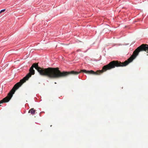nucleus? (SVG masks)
I'll use <instances>...</instances> for the list:
<instances>
[{
	"mask_svg": "<svg viewBox=\"0 0 148 148\" xmlns=\"http://www.w3.org/2000/svg\"><path fill=\"white\" fill-rule=\"evenodd\" d=\"M23 84V79L20 80V81L16 84L13 87L12 89L8 94V96L0 101V104L4 102H8L12 97L15 90L18 89ZM1 105H0V106Z\"/></svg>",
	"mask_w": 148,
	"mask_h": 148,
	"instance_id": "f257e3e1",
	"label": "nucleus"
},
{
	"mask_svg": "<svg viewBox=\"0 0 148 148\" xmlns=\"http://www.w3.org/2000/svg\"><path fill=\"white\" fill-rule=\"evenodd\" d=\"M148 50V45L146 44H143L138 47L134 51L133 54L130 57V63L135 59L138 55L140 51H146Z\"/></svg>",
	"mask_w": 148,
	"mask_h": 148,
	"instance_id": "f03ea898",
	"label": "nucleus"
},
{
	"mask_svg": "<svg viewBox=\"0 0 148 148\" xmlns=\"http://www.w3.org/2000/svg\"><path fill=\"white\" fill-rule=\"evenodd\" d=\"M35 110H34L33 108L31 109L29 111V112L31 114L33 115L35 114Z\"/></svg>",
	"mask_w": 148,
	"mask_h": 148,
	"instance_id": "7ed1b4c3",
	"label": "nucleus"
},
{
	"mask_svg": "<svg viewBox=\"0 0 148 148\" xmlns=\"http://www.w3.org/2000/svg\"><path fill=\"white\" fill-rule=\"evenodd\" d=\"M5 10V9H3L2 10H1L0 12V13H1V12H4Z\"/></svg>",
	"mask_w": 148,
	"mask_h": 148,
	"instance_id": "20e7f679",
	"label": "nucleus"
},
{
	"mask_svg": "<svg viewBox=\"0 0 148 148\" xmlns=\"http://www.w3.org/2000/svg\"><path fill=\"white\" fill-rule=\"evenodd\" d=\"M135 42V41H134V42H132V43H131V44H133Z\"/></svg>",
	"mask_w": 148,
	"mask_h": 148,
	"instance_id": "39448f33",
	"label": "nucleus"
},
{
	"mask_svg": "<svg viewBox=\"0 0 148 148\" xmlns=\"http://www.w3.org/2000/svg\"><path fill=\"white\" fill-rule=\"evenodd\" d=\"M55 84H56V82H55Z\"/></svg>",
	"mask_w": 148,
	"mask_h": 148,
	"instance_id": "423d86ee",
	"label": "nucleus"
}]
</instances>
